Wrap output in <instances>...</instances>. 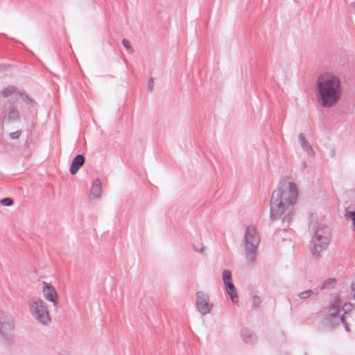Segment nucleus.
Segmentation results:
<instances>
[{
    "instance_id": "nucleus-1",
    "label": "nucleus",
    "mask_w": 355,
    "mask_h": 355,
    "mask_svg": "<svg viewBox=\"0 0 355 355\" xmlns=\"http://www.w3.org/2000/svg\"><path fill=\"white\" fill-rule=\"evenodd\" d=\"M297 196V187L293 182H288L276 189L272 194L270 202V220H280L283 227H287L294 215V206Z\"/></svg>"
},
{
    "instance_id": "nucleus-30",
    "label": "nucleus",
    "mask_w": 355,
    "mask_h": 355,
    "mask_svg": "<svg viewBox=\"0 0 355 355\" xmlns=\"http://www.w3.org/2000/svg\"><path fill=\"white\" fill-rule=\"evenodd\" d=\"M325 286H326V283H324L320 288V290H322L325 288Z\"/></svg>"
},
{
    "instance_id": "nucleus-3",
    "label": "nucleus",
    "mask_w": 355,
    "mask_h": 355,
    "mask_svg": "<svg viewBox=\"0 0 355 355\" xmlns=\"http://www.w3.org/2000/svg\"><path fill=\"white\" fill-rule=\"evenodd\" d=\"M311 241L310 250L313 256L319 257L321 252L324 250L331 241L329 227L324 224L310 226Z\"/></svg>"
},
{
    "instance_id": "nucleus-6",
    "label": "nucleus",
    "mask_w": 355,
    "mask_h": 355,
    "mask_svg": "<svg viewBox=\"0 0 355 355\" xmlns=\"http://www.w3.org/2000/svg\"><path fill=\"white\" fill-rule=\"evenodd\" d=\"M196 308L201 315L210 313L214 304L210 301L209 295L204 291H197L196 293Z\"/></svg>"
},
{
    "instance_id": "nucleus-19",
    "label": "nucleus",
    "mask_w": 355,
    "mask_h": 355,
    "mask_svg": "<svg viewBox=\"0 0 355 355\" xmlns=\"http://www.w3.org/2000/svg\"><path fill=\"white\" fill-rule=\"evenodd\" d=\"M252 306L254 308H258L261 304V300L259 296L254 295L251 299Z\"/></svg>"
},
{
    "instance_id": "nucleus-15",
    "label": "nucleus",
    "mask_w": 355,
    "mask_h": 355,
    "mask_svg": "<svg viewBox=\"0 0 355 355\" xmlns=\"http://www.w3.org/2000/svg\"><path fill=\"white\" fill-rule=\"evenodd\" d=\"M226 292L233 303L239 302V296L237 291L233 283L225 284Z\"/></svg>"
},
{
    "instance_id": "nucleus-17",
    "label": "nucleus",
    "mask_w": 355,
    "mask_h": 355,
    "mask_svg": "<svg viewBox=\"0 0 355 355\" xmlns=\"http://www.w3.org/2000/svg\"><path fill=\"white\" fill-rule=\"evenodd\" d=\"M222 279L224 284H227L232 282V272L229 270H225L222 272Z\"/></svg>"
},
{
    "instance_id": "nucleus-22",
    "label": "nucleus",
    "mask_w": 355,
    "mask_h": 355,
    "mask_svg": "<svg viewBox=\"0 0 355 355\" xmlns=\"http://www.w3.org/2000/svg\"><path fill=\"white\" fill-rule=\"evenodd\" d=\"M122 44L123 46L127 49L128 50L130 53H133L134 51V49L132 47V46L130 45V42L126 40V39H123L122 40Z\"/></svg>"
},
{
    "instance_id": "nucleus-14",
    "label": "nucleus",
    "mask_w": 355,
    "mask_h": 355,
    "mask_svg": "<svg viewBox=\"0 0 355 355\" xmlns=\"http://www.w3.org/2000/svg\"><path fill=\"white\" fill-rule=\"evenodd\" d=\"M242 340L246 344H253L256 341V336L248 329H243L241 331Z\"/></svg>"
},
{
    "instance_id": "nucleus-13",
    "label": "nucleus",
    "mask_w": 355,
    "mask_h": 355,
    "mask_svg": "<svg viewBox=\"0 0 355 355\" xmlns=\"http://www.w3.org/2000/svg\"><path fill=\"white\" fill-rule=\"evenodd\" d=\"M85 162V158L83 155H76L71 164L70 166V173L72 175L76 174L79 168L83 165Z\"/></svg>"
},
{
    "instance_id": "nucleus-4",
    "label": "nucleus",
    "mask_w": 355,
    "mask_h": 355,
    "mask_svg": "<svg viewBox=\"0 0 355 355\" xmlns=\"http://www.w3.org/2000/svg\"><path fill=\"white\" fill-rule=\"evenodd\" d=\"M259 243L260 237L256 226H246L241 245L245 259L249 264L254 263L256 260Z\"/></svg>"
},
{
    "instance_id": "nucleus-32",
    "label": "nucleus",
    "mask_w": 355,
    "mask_h": 355,
    "mask_svg": "<svg viewBox=\"0 0 355 355\" xmlns=\"http://www.w3.org/2000/svg\"><path fill=\"white\" fill-rule=\"evenodd\" d=\"M354 299H355V293H354Z\"/></svg>"
},
{
    "instance_id": "nucleus-8",
    "label": "nucleus",
    "mask_w": 355,
    "mask_h": 355,
    "mask_svg": "<svg viewBox=\"0 0 355 355\" xmlns=\"http://www.w3.org/2000/svg\"><path fill=\"white\" fill-rule=\"evenodd\" d=\"M15 318L14 315L5 311H0V333L2 334L12 331L15 327Z\"/></svg>"
},
{
    "instance_id": "nucleus-28",
    "label": "nucleus",
    "mask_w": 355,
    "mask_h": 355,
    "mask_svg": "<svg viewBox=\"0 0 355 355\" xmlns=\"http://www.w3.org/2000/svg\"><path fill=\"white\" fill-rule=\"evenodd\" d=\"M301 166L303 169L306 168L307 167L306 162L305 161L302 162Z\"/></svg>"
},
{
    "instance_id": "nucleus-10",
    "label": "nucleus",
    "mask_w": 355,
    "mask_h": 355,
    "mask_svg": "<svg viewBox=\"0 0 355 355\" xmlns=\"http://www.w3.org/2000/svg\"><path fill=\"white\" fill-rule=\"evenodd\" d=\"M102 196V187L101 180L97 178L94 180L89 193V200L92 201L99 200Z\"/></svg>"
},
{
    "instance_id": "nucleus-7",
    "label": "nucleus",
    "mask_w": 355,
    "mask_h": 355,
    "mask_svg": "<svg viewBox=\"0 0 355 355\" xmlns=\"http://www.w3.org/2000/svg\"><path fill=\"white\" fill-rule=\"evenodd\" d=\"M42 293L45 300L53 304V309L58 310L59 297L55 288L46 282H42Z\"/></svg>"
},
{
    "instance_id": "nucleus-23",
    "label": "nucleus",
    "mask_w": 355,
    "mask_h": 355,
    "mask_svg": "<svg viewBox=\"0 0 355 355\" xmlns=\"http://www.w3.org/2000/svg\"><path fill=\"white\" fill-rule=\"evenodd\" d=\"M193 249L196 252L203 253L206 250V246L203 244H201L200 247L193 245Z\"/></svg>"
},
{
    "instance_id": "nucleus-24",
    "label": "nucleus",
    "mask_w": 355,
    "mask_h": 355,
    "mask_svg": "<svg viewBox=\"0 0 355 355\" xmlns=\"http://www.w3.org/2000/svg\"><path fill=\"white\" fill-rule=\"evenodd\" d=\"M21 130H17L15 132H12L11 133H10L9 137L11 139H17L19 138V137L21 136Z\"/></svg>"
},
{
    "instance_id": "nucleus-9",
    "label": "nucleus",
    "mask_w": 355,
    "mask_h": 355,
    "mask_svg": "<svg viewBox=\"0 0 355 355\" xmlns=\"http://www.w3.org/2000/svg\"><path fill=\"white\" fill-rule=\"evenodd\" d=\"M340 306L331 304L329 313L327 316V319L331 323L332 327L339 324L340 322L344 323L343 316L339 315Z\"/></svg>"
},
{
    "instance_id": "nucleus-31",
    "label": "nucleus",
    "mask_w": 355,
    "mask_h": 355,
    "mask_svg": "<svg viewBox=\"0 0 355 355\" xmlns=\"http://www.w3.org/2000/svg\"><path fill=\"white\" fill-rule=\"evenodd\" d=\"M343 324H344V325H345V327L346 331H349V328H348V327H347V324H346L345 322H344V323H343Z\"/></svg>"
},
{
    "instance_id": "nucleus-2",
    "label": "nucleus",
    "mask_w": 355,
    "mask_h": 355,
    "mask_svg": "<svg viewBox=\"0 0 355 355\" xmlns=\"http://www.w3.org/2000/svg\"><path fill=\"white\" fill-rule=\"evenodd\" d=\"M315 98L323 107L336 105L343 95V85L339 76L326 72L318 76L315 85Z\"/></svg>"
},
{
    "instance_id": "nucleus-5",
    "label": "nucleus",
    "mask_w": 355,
    "mask_h": 355,
    "mask_svg": "<svg viewBox=\"0 0 355 355\" xmlns=\"http://www.w3.org/2000/svg\"><path fill=\"white\" fill-rule=\"evenodd\" d=\"M28 311L32 318L42 326H47L51 318L47 304L38 296H33L28 301Z\"/></svg>"
},
{
    "instance_id": "nucleus-18",
    "label": "nucleus",
    "mask_w": 355,
    "mask_h": 355,
    "mask_svg": "<svg viewBox=\"0 0 355 355\" xmlns=\"http://www.w3.org/2000/svg\"><path fill=\"white\" fill-rule=\"evenodd\" d=\"M313 293V291L312 290H306L298 293L297 296L301 300H306L309 298Z\"/></svg>"
},
{
    "instance_id": "nucleus-12",
    "label": "nucleus",
    "mask_w": 355,
    "mask_h": 355,
    "mask_svg": "<svg viewBox=\"0 0 355 355\" xmlns=\"http://www.w3.org/2000/svg\"><path fill=\"white\" fill-rule=\"evenodd\" d=\"M6 116L8 121L15 122L20 119V112L15 106L10 105L6 110Z\"/></svg>"
},
{
    "instance_id": "nucleus-11",
    "label": "nucleus",
    "mask_w": 355,
    "mask_h": 355,
    "mask_svg": "<svg viewBox=\"0 0 355 355\" xmlns=\"http://www.w3.org/2000/svg\"><path fill=\"white\" fill-rule=\"evenodd\" d=\"M297 139L300 147L305 153L309 156H313L314 155L313 146L304 135L303 133L299 134Z\"/></svg>"
},
{
    "instance_id": "nucleus-27",
    "label": "nucleus",
    "mask_w": 355,
    "mask_h": 355,
    "mask_svg": "<svg viewBox=\"0 0 355 355\" xmlns=\"http://www.w3.org/2000/svg\"><path fill=\"white\" fill-rule=\"evenodd\" d=\"M347 214L351 216L353 224L355 226V211H349Z\"/></svg>"
},
{
    "instance_id": "nucleus-26",
    "label": "nucleus",
    "mask_w": 355,
    "mask_h": 355,
    "mask_svg": "<svg viewBox=\"0 0 355 355\" xmlns=\"http://www.w3.org/2000/svg\"><path fill=\"white\" fill-rule=\"evenodd\" d=\"M340 302V296L339 295H336L334 297V300L331 304H334V305L339 306V304Z\"/></svg>"
},
{
    "instance_id": "nucleus-29",
    "label": "nucleus",
    "mask_w": 355,
    "mask_h": 355,
    "mask_svg": "<svg viewBox=\"0 0 355 355\" xmlns=\"http://www.w3.org/2000/svg\"><path fill=\"white\" fill-rule=\"evenodd\" d=\"M352 290L355 293V283L352 284Z\"/></svg>"
},
{
    "instance_id": "nucleus-25",
    "label": "nucleus",
    "mask_w": 355,
    "mask_h": 355,
    "mask_svg": "<svg viewBox=\"0 0 355 355\" xmlns=\"http://www.w3.org/2000/svg\"><path fill=\"white\" fill-rule=\"evenodd\" d=\"M154 87V81L153 78H150L148 82L147 89L148 91L152 92Z\"/></svg>"
},
{
    "instance_id": "nucleus-21",
    "label": "nucleus",
    "mask_w": 355,
    "mask_h": 355,
    "mask_svg": "<svg viewBox=\"0 0 355 355\" xmlns=\"http://www.w3.org/2000/svg\"><path fill=\"white\" fill-rule=\"evenodd\" d=\"M0 203L3 206L9 207L13 204V200L10 198H5L0 200Z\"/></svg>"
},
{
    "instance_id": "nucleus-16",
    "label": "nucleus",
    "mask_w": 355,
    "mask_h": 355,
    "mask_svg": "<svg viewBox=\"0 0 355 355\" xmlns=\"http://www.w3.org/2000/svg\"><path fill=\"white\" fill-rule=\"evenodd\" d=\"M1 94L4 98H8V97H11L12 96H16L17 95V89L15 86L9 85V86L4 87L1 91Z\"/></svg>"
},
{
    "instance_id": "nucleus-20",
    "label": "nucleus",
    "mask_w": 355,
    "mask_h": 355,
    "mask_svg": "<svg viewBox=\"0 0 355 355\" xmlns=\"http://www.w3.org/2000/svg\"><path fill=\"white\" fill-rule=\"evenodd\" d=\"M19 96L21 97L23 101H24L28 105L33 104L32 99L26 94L21 93L19 94Z\"/></svg>"
}]
</instances>
